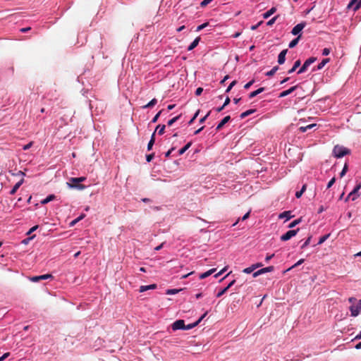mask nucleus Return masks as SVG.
<instances>
[{"mask_svg":"<svg viewBox=\"0 0 361 361\" xmlns=\"http://www.w3.org/2000/svg\"><path fill=\"white\" fill-rule=\"evenodd\" d=\"M56 198V196L54 195H49V196H47L45 199H44L43 200L41 201V203L42 204H47L48 202L54 200V199Z\"/></svg>","mask_w":361,"mask_h":361,"instance_id":"bb28decb","label":"nucleus"},{"mask_svg":"<svg viewBox=\"0 0 361 361\" xmlns=\"http://www.w3.org/2000/svg\"><path fill=\"white\" fill-rule=\"evenodd\" d=\"M180 290L178 289H169L166 290V294L168 295H173L178 293Z\"/></svg>","mask_w":361,"mask_h":361,"instance_id":"79ce46f5","label":"nucleus"},{"mask_svg":"<svg viewBox=\"0 0 361 361\" xmlns=\"http://www.w3.org/2000/svg\"><path fill=\"white\" fill-rule=\"evenodd\" d=\"M306 25V23H300L298 25H296L293 29H292V31H291V33L293 35H298L302 30V29L305 27Z\"/></svg>","mask_w":361,"mask_h":361,"instance_id":"0eeeda50","label":"nucleus"},{"mask_svg":"<svg viewBox=\"0 0 361 361\" xmlns=\"http://www.w3.org/2000/svg\"><path fill=\"white\" fill-rule=\"evenodd\" d=\"M278 16H274V18H272L271 19H270L267 23V25L268 26H271L276 20Z\"/></svg>","mask_w":361,"mask_h":361,"instance_id":"37998d69","label":"nucleus"},{"mask_svg":"<svg viewBox=\"0 0 361 361\" xmlns=\"http://www.w3.org/2000/svg\"><path fill=\"white\" fill-rule=\"evenodd\" d=\"M215 271H216V269H211L208 270L207 271L201 274L200 275V279H205V278L208 277L209 276L212 275Z\"/></svg>","mask_w":361,"mask_h":361,"instance_id":"412c9836","label":"nucleus"},{"mask_svg":"<svg viewBox=\"0 0 361 361\" xmlns=\"http://www.w3.org/2000/svg\"><path fill=\"white\" fill-rule=\"evenodd\" d=\"M163 110H161L159 111L155 116L154 117L152 118V123H156L159 118V117L160 116L161 114L162 113Z\"/></svg>","mask_w":361,"mask_h":361,"instance_id":"c03bdc74","label":"nucleus"},{"mask_svg":"<svg viewBox=\"0 0 361 361\" xmlns=\"http://www.w3.org/2000/svg\"><path fill=\"white\" fill-rule=\"evenodd\" d=\"M236 82H237L236 80H233V82H231V83L227 87L226 92H229L231 91V90L233 88V87L236 84Z\"/></svg>","mask_w":361,"mask_h":361,"instance_id":"de8ad7c7","label":"nucleus"},{"mask_svg":"<svg viewBox=\"0 0 361 361\" xmlns=\"http://www.w3.org/2000/svg\"><path fill=\"white\" fill-rule=\"evenodd\" d=\"M226 269V267L224 268L222 270H221L219 273L214 275L215 278H218L219 276H221Z\"/></svg>","mask_w":361,"mask_h":361,"instance_id":"0e129e2a","label":"nucleus"},{"mask_svg":"<svg viewBox=\"0 0 361 361\" xmlns=\"http://www.w3.org/2000/svg\"><path fill=\"white\" fill-rule=\"evenodd\" d=\"M213 0H203L201 3H200V6L202 7H204L206 6H207L209 3H211Z\"/></svg>","mask_w":361,"mask_h":361,"instance_id":"8fccbe9b","label":"nucleus"},{"mask_svg":"<svg viewBox=\"0 0 361 361\" xmlns=\"http://www.w3.org/2000/svg\"><path fill=\"white\" fill-rule=\"evenodd\" d=\"M302 221V218H299L298 219L294 220L292 221L289 225L288 228H291L299 224Z\"/></svg>","mask_w":361,"mask_h":361,"instance_id":"72a5a7b5","label":"nucleus"},{"mask_svg":"<svg viewBox=\"0 0 361 361\" xmlns=\"http://www.w3.org/2000/svg\"><path fill=\"white\" fill-rule=\"evenodd\" d=\"M350 310L351 312V316L357 317L361 312V300H359L356 305H351L350 307Z\"/></svg>","mask_w":361,"mask_h":361,"instance_id":"20e7f679","label":"nucleus"},{"mask_svg":"<svg viewBox=\"0 0 361 361\" xmlns=\"http://www.w3.org/2000/svg\"><path fill=\"white\" fill-rule=\"evenodd\" d=\"M181 115H178L173 118H171V120H169L167 123L168 126H172L175 122H176L180 118Z\"/></svg>","mask_w":361,"mask_h":361,"instance_id":"c9c22d12","label":"nucleus"},{"mask_svg":"<svg viewBox=\"0 0 361 361\" xmlns=\"http://www.w3.org/2000/svg\"><path fill=\"white\" fill-rule=\"evenodd\" d=\"M200 113V110H197L196 111V113L194 114L193 117L190 119V121L188 122L189 125H191L194 121L196 119V118L197 117L198 114Z\"/></svg>","mask_w":361,"mask_h":361,"instance_id":"49530a36","label":"nucleus"},{"mask_svg":"<svg viewBox=\"0 0 361 361\" xmlns=\"http://www.w3.org/2000/svg\"><path fill=\"white\" fill-rule=\"evenodd\" d=\"M209 25V23L207 22V23H204L199 26H197V29H196V32H200L202 30H203L204 28H205L206 27H207Z\"/></svg>","mask_w":361,"mask_h":361,"instance_id":"ea45409f","label":"nucleus"},{"mask_svg":"<svg viewBox=\"0 0 361 361\" xmlns=\"http://www.w3.org/2000/svg\"><path fill=\"white\" fill-rule=\"evenodd\" d=\"M157 285L156 284H151L149 286H142L140 287V292L142 293L144 291H146L147 290L154 289L156 288Z\"/></svg>","mask_w":361,"mask_h":361,"instance_id":"4be33fe9","label":"nucleus"},{"mask_svg":"<svg viewBox=\"0 0 361 361\" xmlns=\"http://www.w3.org/2000/svg\"><path fill=\"white\" fill-rule=\"evenodd\" d=\"M265 90L264 87H260L259 89H257V90L255 91H253L252 92L250 93L249 94V98L250 99H252L255 97H256L257 95H258L259 94L262 93V92H264Z\"/></svg>","mask_w":361,"mask_h":361,"instance_id":"aec40b11","label":"nucleus"},{"mask_svg":"<svg viewBox=\"0 0 361 361\" xmlns=\"http://www.w3.org/2000/svg\"><path fill=\"white\" fill-rule=\"evenodd\" d=\"M256 111V109H249V110H247L244 112H243L240 115V118L241 119H243L245 118V117L251 115L252 114L255 113Z\"/></svg>","mask_w":361,"mask_h":361,"instance_id":"393cba45","label":"nucleus"},{"mask_svg":"<svg viewBox=\"0 0 361 361\" xmlns=\"http://www.w3.org/2000/svg\"><path fill=\"white\" fill-rule=\"evenodd\" d=\"M297 87H298V85H295V86L291 87L288 90L283 91L282 92L280 93L279 97H286L287 95H288V94H291L293 92H294L297 89Z\"/></svg>","mask_w":361,"mask_h":361,"instance_id":"2eb2a0df","label":"nucleus"},{"mask_svg":"<svg viewBox=\"0 0 361 361\" xmlns=\"http://www.w3.org/2000/svg\"><path fill=\"white\" fill-rule=\"evenodd\" d=\"M23 182H24V179L22 178L18 183H16L15 184V185L13 187V188L11 190L10 194L11 195H14L17 192L18 188L21 186V185L23 183Z\"/></svg>","mask_w":361,"mask_h":361,"instance_id":"f3484780","label":"nucleus"},{"mask_svg":"<svg viewBox=\"0 0 361 361\" xmlns=\"http://www.w3.org/2000/svg\"><path fill=\"white\" fill-rule=\"evenodd\" d=\"M174 150V147H172L171 149H170L167 152H166L165 154V157H169V156L171 155L172 151Z\"/></svg>","mask_w":361,"mask_h":361,"instance_id":"338daca9","label":"nucleus"},{"mask_svg":"<svg viewBox=\"0 0 361 361\" xmlns=\"http://www.w3.org/2000/svg\"><path fill=\"white\" fill-rule=\"evenodd\" d=\"M210 114H211V111H209L204 117L200 118V123H203L206 121V119L208 118V116L210 115Z\"/></svg>","mask_w":361,"mask_h":361,"instance_id":"864d4df0","label":"nucleus"},{"mask_svg":"<svg viewBox=\"0 0 361 361\" xmlns=\"http://www.w3.org/2000/svg\"><path fill=\"white\" fill-rule=\"evenodd\" d=\"M255 270V267H254V266L252 264V266H250V267H249L247 268L244 269L243 271L244 273H245V274H250V273H252Z\"/></svg>","mask_w":361,"mask_h":361,"instance_id":"58836bf2","label":"nucleus"},{"mask_svg":"<svg viewBox=\"0 0 361 361\" xmlns=\"http://www.w3.org/2000/svg\"><path fill=\"white\" fill-rule=\"evenodd\" d=\"M262 23H263V21H260L257 24L251 26V27H250L251 30H255Z\"/></svg>","mask_w":361,"mask_h":361,"instance_id":"e2e57ef3","label":"nucleus"},{"mask_svg":"<svg viewBox=\"0 0 361 361\" xmlns=\"http://www.w3.org/2000/svg\"><path fill=\"white\" fill-rule=\"evenodd\" d=\"M85 216V214H81L80 216H78V218L71 221V223L70 224L71 226H74L75 224L82 220Z\"/></svg>","mask_w":361,"mask_h":361,"instance_id":"e433bc0d","label":"nucleus"},{"mask_svg":"<svg viewBox=\"0 0 361 361\" xmlns=\"http://www.w3.org/2000/svg\"><path fill=\"white\" fill-rule=\"evenodd\" d=\"M38 228V226L36 225L33 227H32L26 233L27 235H30L32 233H33L35 231H36Z\"/></svg>","mask_w":361,"mask_h":361,"instance_id":"3c124183","label":"nucleus"},{"mask_svg":"<svg viewBox=\"0 0 361 361\" xmlns=\"http://www.w3.org/2000/svg\"><path fill=\"white\" fill-rule=\"evenodd\" d=\"M52 277L53 276L51 274H44V275H40V276H32L30 278V281L32 282H38L41 280L48 279H51Z\"/></svg>","mask_w":361,"mask_h":361,"instance_id":"6e6552de","label":"nucleus"},{"mask_svg":"<svg viewBox=\"0 0 361 361\" xmlns=\"http://www.w3.org/2000/svg\"><path fill=\"white\" fill-rule=\"evenodd\" d=\"M86 180V177L85 176H82V177H79V178H71L69 179V181L70 182H79V183H81V182H83Z\"/></svg>","mask_w":361,"mask_h":361,"instance_id":"473e14b6","label":"nucleus"},{"mask_svg":"<svg viewBox=\"0 0 361 361\" xmlns=\"http://www.w3.org/2000/svg\"><path fill=\"white\" fill-rule=\"evenodd\" d=\"M333 153L336 158H341L345 155L349 154L350 151L343 146L336 145L334 147Z\"/></svg>","mask_w":361,"mask_h":361,"instance_id":"f257e3e1","label":"nucleus"},{"mask_svg":"<svg viewBox=\"0 0 361 361\" xmlns=\"http://www.w3.org/2000/svg\"><path fill=\"white\" fill-rule=\"evenodd\" d=\"M311 238H312V236H309L307 238V239L305 241V243L302 245V247H301L302 249L305 248L310 243Z\"/></svg>","mask_w":361,"mask_h":361,"instance_id":"a18cd8bd","label":"nucleus"},{"mask_svg":"<svg viewBox=\"0 0 361 361\" xmlns=\"http://www.w3.org/2000/svg\"><path fill=\"white\" fill-rule=\"evenodd\" d=\"M298 231H299V228H298L296 230H289L285 234H283L281 236V238H280L281 240L286 241V240H290L292 237L295 236L297 234Z\"/></svg>","mask_w":361,"mask_h":361,"instance_id":"7ed1b4c3","label":"nucleus"},{"mask_svg":"<svg viewBox=\"0 0 361 361\" xmlns=\"http://www.w3.org/2000/svg\"><path fill=\"white\" fill-rule=\"evenodd\" d=\"M336 182V178H332L327 184V188H330Z\"/></svg>","mask_w":361,"mask_h":361,"instance_id":"603ef678","label":"nucleus"},{"mask_svg":"<svg viewBox=\"0 0 361 361\" xmlns=\"http://www.w3.org/2000/svg\"><path fill=\"white\" fill-rule=\"evenodd\" d=\"M301 37V35H299L296 38H295L294 39H293L290 43H289V48L292 49V48H294L298 43Z\"/></svg>","mask_w":361,"mask_h":361,"instance_id":"a878e982","label":"nucleus"},{"mask_svg":"<svg viewBox=\"0 0 361 361\" xmlns=\"http://www.w3.org/2000/svg\"><path fill=\"white\" fill-rule=\"evenodd\" d=\"M35 235H32V236H31V237H29V238H25V239L23 240H22V243H23V244H25V245L28 244V243H29L32 239H33V238H35Z\"/></svg>","mask_w":361,"mask_h":361,"instance_id":"09e8293b","label":"nucleus"},{"mask_svg":"<svg viewBox=\"0 0 361 361\" xmlns=\"http://www.w3.org/2000/svg\"><path fill=\"white\" fill-rule=\"evenodd\" d=\"M288 52V49H284L280 52L278 56V63L281 65L284 63L286 61V55Z\"/></svg>","mask_w":361,"mask_h":361,"instance_id":"f8f14e48","label":"nucleus"},{"mask_svg":"<svg viewBox=\"0 0 361 361\" xmlns=\"http://www.w3.org/2000/svg\"><path fill=\"white\" fill-rule=\"evenodd\" d=\"M361 7V0H351L348 8H353V11H356Z\"/></svg>","mask_w":361,"mask_h":361,"instance_id":"1a4fd4ad","label":"nucleus"},{"mask_svg":"<svg viewBox=\"0 0 361 361\" xmlns=\"http://www.w3.org/2000/svg\"><path fill=\"white\" fill-rule=\"evenodd\" d=\"M230 98L228 97H227L225 99V102L223 104L224 106H226L229 103H230Z\"/></svg>","mask_w":361,"mask_h":361,"instance_id":"774afa93","label":"nucleus"},{"mask_svg":"<svg viewBox=\"0 0 361 361\" xmlns=\"http://www.w3.org/2000/svg\"><path fill=\"white\" fill-rule=\"evenodd\" d=\"M200 41V37H196L194 41L190 44V45L188 47V50L191 51L193 49H195L199 44Z\"/></svg>","mask_w":361,"mask_h":361,"instance_id":"6ab92c4d","label":"nucleus"},{"mask_svg":"<svg viewBox=\"0 0 361 361\" xmlns=\"http://www.w3.org/2000/svg\"><path fill=\"white\" fill-rule=\"evenodd\" d=\"M165 125H158L154 130V132L156 133V131L158 130V134L161 135L164 133V131H165Z\"/></svg>","mask_w":361,"mask_h":361,"instance_id":"c756f323","label":"nucleus"},{"mask_svg":"<svg viewBox=\"0 0 361 361\" xmlns=\"http://www.w3.org/2000/svg\"><path fill=\"white\" fill-rule=\"evenodd\" d=\"M171 328L173 331H176V330H179V329L185 330V325L184 320H183V319L176 320V322H174L172 324Z\"/></svg>","mask_w":361,"mask_h":361,"instance_id":"39448f33","label":"nucleus"},{"mask_svg":"<svg viewBox=\"0 0 361 361\" xmlns=\"http://www.w3.org/2000/svg\"><path fill=\"white\" fill-rule=\"evenodd\" d=\"M32 145H33V142H30L28 144H27L23 147V149L27 150L32 146Z\"/></svg>","mask_w":361,"mask_h":361,"instance_id":"6e6d98bb","label":"nucleus"},{"mask_svg":"<svg viewBox=\"0 0 361 361\" xmlns=\"http://www.w3.org/2000/svg\"><path fill=\"white\" fill-rule=\"evenodd\" d=\"M203 92V88L202 87H198L197 88L196 91H195V95L196 96H199L202 94V92Z\"/></svg>","mask_w":361,"mask_h":361,"instance_id":"052dcab7","label":"nucleus"},{"mask_svg":"<svg viewBox=\"0 0 361 361\" xmlns=\"http://www.w3.org/2000/svg\"><path fill=\"white\" fill-rule=\"evenodd\" d=\"M330 54V49L329 48H324L323 50H322V55L324 56H327Z\"/></svg>","mask_w":361,"mask_h":361,"instance_id":"13d9d810","label":"nucleus"},{"mask_svg":"<svg viewBox=\"0 0 361 361\" xmlns=\"http://www.w3.org/2000/svg\"><path fill=\"white\" fill-rule=\"evenodd\" d=\"M279 70V66H274L271 71H268L267 73H266V75L267 76H272L274 75L276 72Z\"/></svg>","mask_w":361,"mask_h":361,"instance_id":"f704fd0d","label":"nucleus"},{"mask_svg":"<svg viewBox=\"0 0 361 361\" xmlns=\"http://www.w3.org/2000/svg\"><path fill=\"white\" fill-rule=\"evenodd\" d=\"M154 157V153L150 154H147V155L146 156V160H147V162H150V161L153 159Z\"/></svg>","mask_w":361,"mask_h":361,"instance_id":"5fc2aeb1","label":"nucleus"},{"mask_svg":"<svg viewBox=\"0 0 361 361\" xmlns=\"http://www.w3.org/2000/svg\"><path fill=\"white\" fill-rule=\"evenodd\" d=\"M316 126V124L315 123H313V124H310V125H308L307 126H301L299 128V130L301 132V133H305L306 132L307 130L309 129H311L313 127Z\"/></svg>","mask_w":361,"mask_h":361,"instance_id":"c85d7f7f","label":"nucleus"},{"mask_svg":"<svg viewBox=\"0 0 361 361\" xmlns=\"http://www.w3.org/2000/svg\"><path fill=\"white\" fill-rule=\"evenodd\" d=\"M157 103V99L154 98L152 99L149 102V106H151L152 107H153Z\"/></svg>","mask_w":361,"mask_h":361,"instance_id":"680f3d73","label":"nucleus"},{"mask_svg":"<svg viewBox=\"0 0 361 361\" xmlns=\"http://www.w3.org/2000/svg\"><path fill=\"white\" fill-rule=\"evenodd\" d=\"M154 142H155V132H154L151 136V138H150V140L149 142H148V145H147V150L148 151H150L152 149V147L154 144Z\"/></svg>","mask_w":361,"mask_h":361,"instance_id":"5701e85b","label":"nucleus"},{"mask_svg":"<svg viewBox=\"0 0 361 361\" xmlns=\"http://www.w3.org/2000/svg\"><path fill=\"white\" fill-rule=\"evenodd\" d=\"M329 235H330V234H326V235H324L322 236V237L319 238V241H318V243H317V244H318V245H321V244H322L323 243H324V242L328 239V238L329 237Z\"/></svg>","mask_w":361,"mask_h":361,"instance_id":"4c0bfd02","label":"nucleus"},{"mask_svg":"<svg viewBox=\"0 0 361 361\" xmlns=\"http://www.w3.org/2000/svg\"><path fill=\"white\" fill-rule=\"evenodd\" d=\"M9 355V353H4L1 357H0V361L4 360Z\"/></svg>","mask_w":361,"mask_h":361,"instance_id":"69168bd1","label":"nucleus"},{"mask_svg":"<svg viewBox=\"0 0 361 361\" xmlns=\"http://www.w3.org/2000/svg\"><path fill=\"white\" fill-rule=\"evenodd\" d=\"M230 120H231V116H226V117H224V118L221 121V122L217 125L216 130L217 131L220 130L223 128V126H224L226 123H228Z\"/></svg>","mask_w":361,"mask_h":361,"instance_id":"4468645a","label":"nucleus"},{"mask_svg":"<svg viewBox=\"0 0 361 361\" xmlns=\"http://www.w3.org/2000/svg\"><path fill=\"white\" fill-rule=\"evenodd\" d=\"M357 192L358 191L355 188H354L347 196L345 202H347L350 198H351L353 201L355 200L360 196V195L357 194Z\"/></svg>","mask_w":361,"mask_h":361,"instance_id":"9b49d317","label":"nucleus"},{"mask_svg":"<svg viewBox=\"0 0 361 361\" xmlns=\"http://www.w3.org/2000/svg\"><path fill=\"white\" fill-rule=\"evenodd\" d=\"M255 80H252L250 82H248L247 84L245 85L244 88L245 89H249L250 86L254 83Z\"/></svg>","mask_w":361,"mask_h":361,"instance_id":"bf43d9fd","label":"nucleus"},{"mask_svg":"<svg viewBox=\"0 0 361 361\" xmlns=\"http://www.w3.org/2000/svg\"><path fill=\"white\" fill-rule=\"evenodd\" d=\"M190 146H191V142H188L187 145H185L183 147H182L180 149H179L178 155L183 154L186 152V150L189 149V147Z\"/></svg>","mask_w":361,"mask_h":361,"instance_id":"2f4dec72","label":"nucleus"},{"mask_svg":"<svg viewBox=\"0 0 361 361\" xmlns=\"http://www.w3.org/2000/svg\"><path fill=\"white\" fill-rule=\"evenodd\" d=\"M316 60H317V58H315V57H310V58L307 59L305 61L303 65L301 66V68L299 69V71H298V74H301V73L305 72L307 71V69L308 68V67L312 63H313L314 61H316Z\"/></svg>","mask_w":361,"mask_h":361,"instance_id":"f03ea898","label":"nucleus"},{"mask_svg":"<svg viewBox=\"0 0 361 361\" xmlns=\"http://www.w3.org/2000/svg\"><path fill=\"white\" fill-rule=\"evenodd\" d=\"M347 171H348V165H347V164H345L343 166V170L340 173L341 178L343 177L345 175V173H347Z\"/></svg>","mask_w":361,"mask_h":361,"instance_id":"a19ab883","label":"nucleus"},{"mask_svg":"<svg viewBox=\"0 0 361 361\" xmlns=\"http://www.w3.org/2000/svg\"><path fill=\"white\" fill-rule=\"evenodd\" d=\"M276 11V8L275 7H272L269 11H267L266 13L263 14V18L264 19H267L269 18L271 15H273Z\"/></svg>","mask_w":361,"mask_h":361,"instance_id":"b1692460","label":"nucleus"},{"mask_svg":"<svg viewBox=\"0 0 361 361\" xmlns=\"http://www.w3.org/2000/svg\"><path fill=\"white\" fill-rule=\"evenodd\" d=\"M207 314V312L204 313L197 321H196L194 323H192V324H190L188 325H185V330H189V329H191L194 327H195L196 326H197L200 322L202 320V319L206 316Z\"/></svg>","mask_w":361,"mask_h":361,"instance_id":"ddd939ff","label":"nucleus"},{"mask_svg":"<svg viewBox=\"0 0 361 361\" xmlns=\"http://www.w3.org/2000/svg\"><path fill=\"white\" fill-rule=\"evenodd\" d=\"M303 262H304V259H301L298 262H296L294 265H293L289 269L295 268V267L299 266L300 264H301Z\"/></svg>","mask_w":361,"mask_h":361,"instance_id":"4d7b16f0","label":"nucleus"},{"mask_svg":"<svg viewBox=\"0 0 361 361\" xmlns=\"http://www.w3.org/2000/svg\"><path fill=\"white\" fill-rule=\"evenodd\" d=\"M301 64V62L300 60H297L293 66L288 71V74H290L293 73Z\"/></svg>","mask_w":361,"mask_h":361,"instance_id":"cd10ccee","label":"nucleus"},{"mask_svg":"<svg viewBox=\"0 0 361 361\" xmlns=\"http://www.w3.org/2000/svg\"><path fill=\"white\" fill-rule=\"evenodd\" d=\"M329 61V59H324L317 66V70H321Z\"/></svg>","mask_w":361,"mask_h":361,"instance_id":"7c9ffc66","label":"nucleus"},{"mask_svg":"<svg viewBox=\"0 0 361 361\" xmlns=\"http://www.w3.org/2000/svg\"><path fill=\"white\" fill-rule=\"evenodd\" d=\"M67 185L71 188H77L78 190H84L86 187L82 184H80L79 182H70L67 183Z\"/></svg>","mask_w":361,"mask_h":361,"instance_id":"9d476101","label":"nucleus"},{"mask_svg":"<svg viewBox=\"0 0 361 361\" xmlns=\"http://www.w3.org/2000/svg\"><path fill=\"white\" fill-rule=\"evenodd\" d=\"M293 216L291 215L290 211H285L282 213H281L279 216V219H283L286 218V221L290 219Z\"/></svg>","mask_w":361,"mask_h":361,"instance_id":"a211bd4d","label":"nucleus"},{"mask_svg":"<svg viewBox=\"0 0 361 361\" xmlns=\"http://www.w3.org/2000/svg\"><path fill=\"white\" fill-rule=\"evenodd\" d=\"M274 270V267L273 266H269V267H267L265 268H262V269L255 271L253 274V277L255 278V277L259 276L260 274H264L267 272H271V271H273Z\"/></svg>","mask_w":361,"mask_h":361,"instance_id":"423d86ee","label":"nucleus"},{"mask_svg":"<svg viewBox=\"0 0 361 361\" xmlns=\"http://www.w3.org/2000/svg\"><path fill=\"white\" fill-rule=\"evenodd\" d=\"M235 283V280H233L232 281H231L226 287H225L224 289L220 290L216 294V297L219 298V297L222 296Z\"/></svg>","mask_w":361,"mask_h":361,"instance_id":"dca6fc26","label":"nucleus"}]
</instances>
